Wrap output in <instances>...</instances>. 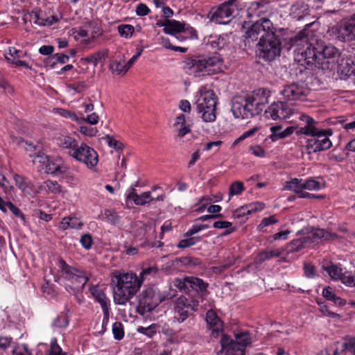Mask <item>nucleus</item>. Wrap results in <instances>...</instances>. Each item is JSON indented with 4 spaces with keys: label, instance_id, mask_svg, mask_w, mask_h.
<instances>
[{
    "label": "nucleus",
    "instance_id": "72a5a7b5",
    "mask_svg": "<svg viewBox=\"0 0 355 355\" xmlns=\"http://www.w3.org/2000/svg\"><path fill=\"white\" fill-rule=\"evenodd\" d=\"M58 144L63 148L71 150L70 153H73L78 147L76 140L69 136H62L58 138Z\"/></svg>",
    "mask_w": 355,
    "mask_h": 355
},
{
    "label": "nucleus",
    "instance_id": "ea45409f",
    "mask_svg": "<svg viewBox=\"0 0 355 355\" xmlns=\"http://www.w3.org/2000/svg\"><path fill=\"white\" fill-rule=\"evenodd\" d=\"M154 200L150 191H146L141 194H137L135 192V205L144 206Z\"/></svg>",
    "mask_w": 355,
    "mask_h": 355
},
{
    "label": "nucleus",
    "instance_id": "2eb2a0df",
    "mask_svg": "<svg viewBox=\"0 0 355 355\" xmlns=\"http://www.w3.org/2000/svg\"><path fill=\"white\" fill-rule=\"evenodd\" d=\"M89 292L95 300L98 302L101 306L103 313V324H107L110 317V300L107 297L104 291L100 288L98 285H92L90 286Z\"/></svg>",
    "mask_w": 355,
    "mask_h": 355
},
{
    "label": "nucleus",
    "instance_id": "13d9d810",
    "mask_svg": "<svg viewBox=\"0 0 355 355\" xmlns=\"http://www.w3.org/2000/svg\"><path fill=\"white\" fill-rule=\"evenodd\" d=\"M7 207L10 209V211L13 214V215L16 217H18L20 218V220L24 223L25 220V216L24 214L21 211V210L17 207L12 202L10 201H7L6 203Z\"/></svg>",
    "mask_w": 355,
    "mask_h": 355
},
{
    "label": "nucleus",
    "instance_id": "c85d7f7f",
    "mask_svg": "<svg viewBox=\"0 0 355 355\" xmlns=\"http://www.w3.org/2000/svg\"><path fill=\"white\" fill-rule=\"evenodd\" d=\"M132 64L133 56L129 59L128 64L125 63V60L121 59L120 60H114L110 64V69L113 73L121 75L125 73Z\"/></svg>",
    "mask_w": 355,
    "mask_h": 355
},
{
    "label": "nucleus",
    "instance_id": "c03bdc74",
    "mask_svg": "<svg viewBox=\"0 0 355 355\" xmlns=\"http://www.w3.org/2000/svg\"><path fill=\"white\" fill-rule=\"evenodd\" d=\"M157 293L160 299V303L166 300H171L178 295L177 291L173 288L171 284L168 286V288L166 290H164L163 291L157 290Z\"/></svg>",
    "mask_w": 355,
    "mask_h": 355
},
{
    "label": "nucleus",
    "instance_id": "5fc2aeb1",
    "mask_svg": "<svg viewBox=\"0 0 355 355\" xmlns=\"http://www.w3.org/2000/svg\"><path fill=\"white\" fill-rule=\"evenodd\" d=\"M112 333L116 340H120L123 338L124 331L121 322H116L112 324Z\"/></svg>",
    "mask_w": 355,
    "mask_h": 355
},
{
    "label": "nucleus",
    "instance_id": "7c9ffc66",
    "mask_svg": "<svg viewBox=\"0 0 355 355\" xmlns=\"http://www.w3.org/2000/svg\"><path fill=\"white\" fill-rule=\"evenodd\" d=\"M204 107H203V109L202 107H196V112L200 115L202 121L205 123H211L215 121L216 119V106H211L210 108H208V105H205Z\"/></svg>",
    "mask_w": 355,
    "mask_h": 355
},
{
    "label": "nucleus",
    "instance_id": "6e6d98bb",
    "mask_svg": "<svg viewBox=\"0 0 355 355\" xmlns=\"http://www.w3.org/2000/svg\"><path fill=\"white\" fill-rule=\"evenodd\" d=\"M30 157L32 158L33 163L38 162L46 164V162L49 161V157L41 151L31 154Z\"/></svg>",
    "mask_w": 355,
    "mask_h": 355
},
{
    "label": "nucleus",
    "instance_id": "4468645a",
    "mask_svg": "<svg viewBox=\"0 0 355 355\" xmlns=\"http://www.w3.org/2000/svg\"><path fill=\"white\" fill-rule=\"evenodd\" d=\"M308 93L309 89L303 83L287 85L280 92L284 99L288 101L302 100L307 96Z\"/></svg>",
    "mask_w": 355,
    "mask_h": 355
},
{
    "label": "nucleus",
    "instance_id": "603ef678",
    "mask_svg": "<svg viewBox=\"0 0 355 355\" xmlns=\"http://www.w3.org/2000/svg\"><path fill=\"white\" fill-rule=\"evenodd\" d=\"M234 261L233 259L228 257L223 263L220 264L218 266H214L211 268V270L213 272L216 274H220L230 268L231 266L234 264Z\"/></svg>",
    "mask_w": 355,
    "mask_h": 355
},
{
    "label": "nucleus",
    "instance_id": "6ab92c4d",
    "mask_svg": "<svg viewBox=\"0 0 355 355\" xmlns=\"http://www.w3.org/2000/svg\"><path fill=\"white\" fill-rule=\"evenodd\" d=\"M338 238V235L324 230V229L317 228L313 230L309 234L305 236V239L309 246L311 244L318 243L323 240H334Z\"/></svg>",
    "mask_w": 355,
    "mask_h": 355
},
{
    "label": "nucleus",
    "instance_id": "79ce46f5",
    "mask_svg": "<svg viewBox=\"0 0 355 355\" xmlns=\"http://www.w3.org/2000/svg\"><path fill=\"white\" fill-rule=\"evenodd\" d=\"M235 341L241 345L243 349H246L247 346L252 343V338L248 331H241L235 334Z\"/></svg>",
    "mask_w": 355,
    "mask_h": 355
},
{
    "label": "nucleus",
    "instance_id": "473e14b6",
    "mask_svg": "<svg viewBox=\"0 0 355 355\" xmlns=\"http://www.w3.org/2000/svg\"><path fill=\"white\" fill-rule=\"evenodd\" d=\"M323 269L329 274L332 279L340 280L345 272L340 265H336L330 263L329 265L323 266Z\"/></svg>",
    "mask_w": 355,
    "mask_h": 355
},
{
    "label": "nucleus",
    "instance_id": "1a4fd4ad",
    "mask_svg": "<svg viewBox=\"0 0 355 355\" xmlns=\"http://www.w3.org/2000/svg\"><path fill=\"white\" fill-rule=\"evenodd\" d=\"M332 135V130H320L316 135L306 141V149L309 154L315 153L329 149L332 146L331 140L328 136Z\"/></svg>",
    "mask_w": 355,
    "mask_h": 355
},
{
    "label": "nucleus",
    "instance_id": "423d86ee",
    "mask_svg": "<svg viewBox=\"0 0 355 355\" xmlns=\"http://www.w3.org/2000/svg\"><path fill=\"white\" fill-rule=\"evenodd\" d=\"M270 91L266 88H259L246 95L247 112L249 118L259 115L268 103Z\"/></svg>",
    "mask_w": 355,
    "mask_h": 355
},
{
    "label": "nucleus",
    "instance_id": "a18cd8bd",
    "mask_svg": "<svg viewBox=\"0 0 355 355\" xmlns=\"http://www.w3.org/2000/svg\"><path fill=\"white\" fill-rule=\"evenodd\" d=\"M68 34L76 41L85 39L88 36L87 31L82 28H73L69 31Z\"/></svg>",
    "mask_w": 355,
    "mask_h": 355
},
{
    "label": "nucleus",
    "instance_id": "cd10ccee",
    "mask_svg": "<svg viewBox=\"0 0 355 355\" xmlns=\"http://www.w3.org/2000/svg\"><path fill=\"white\" fill-rule=\"evenodd\" d=\"M189 278V294H193V297L198 295L200 291L206 290L208 284L205 283L204 281L200 278L194 277H188Z\"/></svg>",
    "mask_w": 355,
    "mask_h": 355
},
{
    "label": "nucleus",
    "instance_id": "4c0bfd02",
    "mask_svg": "<svg viewBox=\"0 0 355 355\" xmlns=\"http://www.w3.org/2000/svg\"><path fill=\"white\" fill-rule=\"evenodd\" d=\"M141 270L143 271V275H145L149 279L154 277L158 272V268L155 263L144 262L141 266Z\"/></svg>",
    "mask_w": 355,
    "mask_h": 355
},
{
    "label": "nucleus",
    "instance_id": "37998d69",
    "mask_svg": "<svg viewBox=\"0 0 355 355\" xmlns=\"http://www.w3.org/2000/svg\"><path fill=\"white\" fill-rule=\"evenodd\" d=\"M69 318L64 314L58 315L51 322L53 329L66 328L69 324Z\"/></svg>",
    "mask_w": 355,
    "mask_h": 355
},
{
    "label": "nucleus",
    "instance_id": "39448f33",
    "mask_svg": "<svg viewBox=\"0 0 355 355\" xmlns=\"http://www.w3.org/2000/svg\"><path fill=\"white\" fill-rule=\"evenodd\" d=\"M58 266L61 277L71 283L69 287L73 291L83 289L89 280L85 271L67 264L63 259L58 260Z\"/></svg>",
    "mask_w": 355,
    "mask_h": 355
},
{
    "label": "nucleus",
    "instance_id": "393cba45",
    "mask_svg": "<svg viewBox=\"0 0 355 355\" xmlns=\"http://www.w3.org/2000/svg\"><path fill=\"white\" fill-rule=\"evenodd\" d=\"M355 70V64L349 59L342 60L338 66V73L340 78L349 80Z\"/></svg>",
    "mask_w": 355,
    "mask_h": 355
},
{
    "label": "nucleus",
    "instance_id": "f8f14e48",
    "mask_svg": "<svg viewBox=\"0 0 355 355\" xmlns=\"http://www.w3.org/2000/svg\"><path fill=\"white\" fill-rule=\"evenodd\" d=\"M294 112L293 109L283 101L272 103L266 110L265 116L272 120H284L289 118Z\"/></svg>",
    "mask_w": 355,
    "mask_h": 355
},
{
    "label": "nucleus",
    "instance_id": "4be33fe9",
    "mask_svg": "<svg viewBox=\"0 0 355 355\" xmlns=\"http://www.w3.org/2000/svg\"><path fill=\"white\" fill-rule=\"evenodd\" d=\"M14 180L15 182L16 186L24 193L33 196L39 193V191L33 182L26 177L19 174H15L14 175Z\"/></svg>",
    "mask_w": 355,
    "mask_h": 355
},
{
    "label": "nucleus",
    "instance_id": "f03ea898",
    "mask_svg": "<svg viewBox=\"0 0 355 355\" xmlns=\"http://www.w3.org/2000/svg\"><path fill=\"white\" fill-rule=\"evenodd\" d=\"M222 65L220 55L215 53L187 58L184 62V70L190 76L200 78L221 71Z\"/></svg>",
    "mask_w": 355,
    "mask_h": 355
},
{
    "label": "nucleus",
    "instance_id": "7ed1b4c3",
    "mask_svg": "<svg viewBox=\"0 0 355 355\" xmlns=\"http://www.w3.org/2000/svg\"><path fill=\"white\" fill-rule=\"evenodd\" d=\"M114 302L125 304L133 296V272H113L111 277Z\"/></svg>",
    "mask_w": 355,
    "mask_h": 355
},
{
    "label": "nucleus",
    "instance_id": "4d7b16f0",
    "mask_svg": "<svg viewBox=\"0 0 355 355\" xmlns=\"http://www.w3.org/2000/svg\"><path fill=\"white\" fill-rule=\"evenodd\" d=\"M15 343L10 336H0V349L6 351L9 348H12Z\"/></svg>",
    "mask_w": 355,
    "mask_h": 355
},
{
    "label": "nucleus",
    "instance_id": "3c124183",
    "mask_svg": "<svg viewBox=\"0 0 355 355\" xmlns=\"http://www.w3.org/2000/svg\"><path fill=\"white\" fill-rule=\"evenodd\" d=\"M245 349H243L241 345L234 340L226 353L227 355H245Z\"/></svg>",
    "mask_w": 355,
    "mask_h": 355
},
{
    "label": "nucleus",
    "instance_id": "de8ad7c7",
    "mask_svg": "<svg viewBox=\"0 0 355 355\" xmlns=\"http://www.w3.org/2000/svg\"><path fill=\"white\" fill-rule=\"evenodd\" d=\"M302 188L310 191H318L321 189L320 182L313 178H309L302 181Z\"/></svg>",
    "mask_w": 355,
    "mask_h": 355
},
{
    "label": "nucleus",
    "instance_id": "09e8293b",
    "mask_svg": "<svg viewBox=\"0 0 355 355\" xmlns=\"http://www.w3.org/2000/svg\"><path fill=\"white\" fill-rule=\"evenodd\" d=\"M245 188L243 184L240 181H235L232 182L230 187L229 196L230 198L233 196L240 195Z\"/></svg>",
    "mask_w": 355,
    "mask_h": 355
},
{
    "label": "nucleus",
    "instance_id": "49530a36",
    "mask_svg": "<svg viewBox=\"0 0 355 355\" xmlns=\"http://www.w3.org/2000/svg\"><path fill=\"white\" fill-rule=\"evenodd\" d=\"M117 30L120 36L126 39L130 38L133 35V26L130 24H121Z\"/></svg>",
    "mask_w": 355,
    "mask_h": 355
},
{
    "label": "nucleus",
    "instance_id": "680f3d73",
    "mask_svg": "<svg viewBox=\"0 0 355 355\" xmlns=\"http://www.w3.org/2000/svg\"><path fill=\"white\" fill-rule=\"evenodd\" d=\"M42 11H32L31 17L33 19L35 24L40 26H44L45 17L43 16Z\"/></svg>",
    "mask_w": 355,
    "mask_h": 355
},
{
    "label": "nucleus",
    "instance_id": "f3484780",
    "mask_svg": "<svg viewBox=\"0 0 355 355\" xmlns=\"http://www.w3.org/2000/svg\"><path fill=\"white\" fill-rule=\"evenodd\" d=\"M197 100L196 101V107H205L204 106L208 105V108L211 106H216L217 97L213 90L207 89L205 87L200 88L196 95Z\"/></svg>",
    "mask_w": 355,
    "mask_h": 355
},
{
    "label": "nucleus",
    "instance_id": "bb28decb",
    "mask_svg": "<svg viewBox=\"0 0 355 355\" xmlns=\"http://www.w3.org/2000/svg\"><path fill=\"white\" fill-rule=\"evenodd\" d=\"M66 168L60 157L52 159L49 157V161L46 164V172L49 174L59 175L65 172Z\"/></svg>",
    "mask_w": 355,
    "mask_h": 355
},
{
    "label": "nucleus",
    "instance_id": "0e129e2a",
    "mask_svg": "<svg viewBox=\"0 0 355 355\" xmlns=\"http://www.w3.org/2000/svg\"><path fill=\"white\" fill-rule=\"evenodd\" d=\"M155 324H151L148 327H139L137 330L138 332L146 335L148 338H152L155 334Z\"/></svg>",
    "mask_w": 355,
    "mask_h": 355
},
{
    "label": "nucleus",
    "instance_id": "bf43d9fd",
    "mask_svg": "<svg viewBox=\"0 0 355 355\" xmlns=\"http://www.w3.org/2000/svg\"><path fill=\"white\" fill-rule=\"evenodd\" d=\"M44 184L47 189L53 193L57 194L61 192V186L56 181L48 180L44 182Z\"/></svg>",
    "mask_w": 355,
    "mask_h": 355
},
{
    "label": "nucleus",
    "instance_id": "052dcab7",
    "mask_svg": "<svg viewBox=\"0 0 355 355\" xmlns=\"http://www.w3.org/2000/svg\"><path fill=\"white\" fill-rule=\"evenodd\" d=\"M50 355H66V353L63 352L62 348L58 344V340L55 338H52L51 340Z\"/></svg>",
    "mask_w": 355,
    "mask_h": 355
},
{
    "label": "nucleus",
    "instance_id": "58836bf2",
    "mask_svg": "<svg viewBox=\"0 0 355 355\" xmlns=\"http://www.w3.org/2000/svg\"><path fill=\"white\" fill-rule=\"evenodd\" d=\"M107 56V50H101L98 52L90 55L85 58V60L89 63L93 64L94 66H96L98 62H101L105 60Z\"/></svg>",
    "mask_w": 355,
    "mask_h": 355
},
{
    "label": "nucleus",
    "instance_id": "2f4dec72",
    "mask_svg": "<svg viewBox=\"0 0 355 355\" xmlns=\"http://www.w3.org/2000/svg\"><path fill=\"white\" fill-rule=\"evenodd\" d=\"M284 190L292 191L299 196L303 191L302 180L298 178H293L290 181H286L284 184Z\"/></svg>",
    "mask_w": 355,
    "mask_h": 355
},
{
    "label": "nucleus",
    "instance_id": "20e7f679",
    "mask_svg": "<svg viewBox=\"0 0 355 355\" xmlns=\"http://www.w3.org/2000/svg\"><path fill=\"white\" fill-rule=\"evenodd\" d=\"M282 42L274 29L262 35L258 43L259 57L266 61H272L280 55Z\"/></svg>",
    "mask_w": 355,
    "mask_h": 355
},
{
    "label": "nucleus",
    "instance_id": "9b49d317",
    "mask_svg": "<svg viewBox=\"0 0 355 355\" xmlns=\"http://www.w3.org/2000/svg\"><path fill=\"white\" fill-rule=\"evenodd\" d=\"M275 29L272 22L268 18L263 17L247 28L244 37L248 41H256L265 35L266 32Z\"/></svg>",
    "mask_w": 355,
    "mask_h": 355
},
{
    "label": "nucleus",
    "instance_id": "69168bd1",
    "mask_svg": "<svg viewBox=\"0 0 355 355\" xmlns=\"http://www.w3.org/2000/svg\"><path fill=\"white\" fill-rule=\"evenodd\" d=\"M345 349L355 354V337H347L345 339V343L343 344Z\"/></svg>",
    "mask_w": 355,
    "mask_h": 355
},
{
    "label": "nucleus",
    "instance_id": "e433bc0d",
    "mask_svg": "<svg viewBox=\"0 0 355 355\" xmlns=\"http://www.w3.org/2000/svg\"><path fill=\"white\" fill-rule=\"evenodd\" d=\"M69 56L64 53H55L46 58L45 63L51 68H54L55 64L59 62L64 64L69 61Z\"/></svg>",
    "mask_w": 355,
    "mask_h": 355
},
{
    "label": "nucleus",
    "instance_id": "f704fd0d",
    "mask_svg": "<svg viewBox=\"0 0 355 355\" xmlns=\"http://www.w3.org/2000/svg\"><path fill=\"white\" fill-rule=\"evenodd\" d=\"M308 246L305 236L293 239L288 244V252H296Z\"/></svg>",
    "mask_w": 355,
    "mask_h": 355
},
{
    "label": "nucleus",
    "instance_id": "c756f323",
    "mask_svg": "<svg viewBox=\"0 0 355 355\" xmlns=\"http://www.w3.org/2000/svg\"><path fill=\"white\" fill-rule=\"evenodd\" d=\"M283 250L276 248L270 250H264L257 254L255 258V262L257 264H261L262 263L268 261L272 258L280 257L282 254Z\"/></svg>",
    "mask_w": 355,
    "mask_h": 355
},
{
    "label": "nucleus",
    "instance_id": "6e6552de",
    "mask_svg": "<svg viewBox=\"0 0 355 355\" xmlns=\"http://www.w3.org/2000/svg\"><path fill=\"white\" fill-rule=\"evenodd\" d=\"M138 301L137 312L142 315L146 312H150L160 304L157 289L152 286L146 288L139 295Z\"/></svg>",
    "mask_w": 355,
    "mask_h": 355
},
{
    "label": "nucleus",
    "instance_id": "f257e3e1",
    "mask_svg": "<svg viewBox=\"0 0 355 355\" xmlns=\"http://www.w3.org/2000/svg\"><path fill=\"white\" fill-rule=\"evenodd\" d=\"M312 33L309 31L302 30L295 36L290 38L289 43L291 46L295 47L294 50L295 60L306 69L315 67L324 69L329 61L334 62L339 58V49L331 44H325L323 41L311 37Z\"/></svg>",
    "mask_w": 355,
    "mask_h": 355
},
{
    "label": "nucleus",
    "instance_id": "b1692460",
    "mask_svg": "<svg viewBox=\"0 0 355 355\" xmlns=\"http://www.w3.org/2000/svg\"><path fill=\"white\" fill-rule=\"evenodd\" d=\"M338 33L345 41L355 40V13L340 28Z\"/></svg>",
    "mask_w": 355,
    "mask_h": 355
},
{
    "label": "nucleus",
    "instance_id": "e2e57ef3",
    "mask_svg": "<svg viewBox=\"0 0 355 355\" xmlns=\"http://www.w3.org/2000/svg\"><path fill=\"white\" fill-rule=\"evenodd\" d=\"M209 227V225L207 224L194 225L184 234V236H191L192 235Z\"/></svg>",
    "mask_w": 355,
    "mask_h": 355
},
{
    "label": "nucleus",
    "instance_id": "8fccbe9b",
    "mask_svg": "<svg viewBox=\"0 0 355 355\" xmlns=\"http://www.w3.org/2000/svg\"><path fill=\"white\" fill-rule=\"evenodd\" d=\"M200 241V237H187V239H182L177 245L178 248H187L194 245L196 243Z\"/></svg>",
    "mask_w": 355,
    "mask_h": 355
},
{
    "label": "nucleus",
    "instance_id": "a878e982",
    "mask_svg": "<svg viewBox=\"0 0 355 355\" xmlns=\"http://www.w3.org/2000/svg\"><path fill=\"white\" fill-rule=\"evenodd\" d=\"M270 130L271 133L269 135V138L272 141H276L292 135L294 131V128L288 127L284 130L282 125H272L270 128Z\"/></svg>",
    "mask_w": 355,
    "mask_h": 355
},
{
    "label": "nucleus",
    "instance_id": "5701e85b",
    "mask_svg": "<svg viewBox=\"0 0 355 355\" xmlns=\"http://www.w3.org/2000/svg\"><path fill=\"white\" fill-rule=\"evenodd\" d=\"M299 119L302 121L304 122L305 125L297 130V135H304L311 137L313 135H316V133L320 130L315 126L317 122L310 116L301 114Z\"/></svg>",
    "mask_w": 355,
    "mask_h": 355
},
{
    "label": "nucleus",
    "instance_id": "412c9836",
    "mask_svg": "<svg viewBox=\"0 0 355 355\" xmlns=\"http://www.w3.org/2000/svg\"><path fill=\"white\" fill-rule=\"evenodd\" d=\"M206 322L209 329L211 331L213 337H218L223 331V322L213 310H209L206 313Z\"/></svg>",
    "mask_w": 355,
    "mask_h": 355
},
{
    "label": "nucleus",
    "instance_id": "ddd939ff",
    "mask_svg": "<svg viewBox=\"0 0 355 355\" xmlns=\"http://www.w3.org/2000/svg\"><path fill=\"white\" fill-rule=\"evenodd\" d=\"M70 155L76 159L84 163L87 167L93 168L98 161L97 153L85 144H82Z\"/></svg>",
    "mask_w": 355,
    "mask_h": 355
},
{
    "label": "nucleus",
    "instance_id": "9d476101",
    "mask_svg": "<svg viewBox=\"0 0 355 355\" xmlns=\"http://www.w3.org/2000/svg\"><path fill=\"white\" fill-rule=\"evenodd\" d=\"M236 0H228L222 3L216 10H211L209 14L211 22L218 24H227L230 22V18L235 10Z\"/></svg>",
    "mask_w": 355,
    "mask_h": 355
},
{
    "label": "nucleus",
    "instance_id": "dca6fc26",
    "mask_svg": "<svg viewBox=\"0 0 355 355\" xmlns=\"http://www.w3.org/2000/svg\"><path fill=\"white\" fill-rule=\"evenodd\" d=\"M163 31L166 34L171 35L180 33H188L190 34L191 39L198 38L197 32L193 28L184 22H180L175 19H168V26H166V28H164Z\"/></svg>",
    "mask_w": 355,
    "mask_h": 355
},
{
    "label": "nucleus",
    "instance_id": "774afa93",
    "mask_svg": "<svg viewBox=\"0 0 355 355\" xmlns=\"http://www.w3.org/2000/svg\"><path fill=\"white\" fill-rule=\"evenodd\" d=\"M87 85L84 81H79L74 83L69 86L70 89H72L76 93H81L87 89Z\"/></svg>",
    "mask_w": 355,
    "mask_h": 355
},
{
    "label": "nucleus",
    "instance_id": "aec40b11",
    "mask_svg": "<svg viewBox=\"0 0 355 355\" xmlns=\"http://www.w3.org/2000/svg\"><path fill=\"white\" fill-rule=\"evenodd\" d=\"M264 207V203L258 201L241 206L234 211L233 218L243 220L252 213L263 210Z\"/></svg>",
    "mask_w": 355,
    "mask_h": 355
},
{
    "label": "nucleus",
    "instance_id": "0eeeda50",
    "mask_svg": "<svg viewBox=\"0 0 355 355\" xmlns=\"http://www.w3.org/2000/svg\"><path fill=\"white\" fill-rule=\"evenodd\" d=\"M198 304V300L191 296V295H189V296L181 295L175 302L174 318L177 320L178 323L183 322L196 310Z\"/></svg>",
    "mask_w": 355,
    "mask_h": 355
},
{
    "label": "nucleus",
    "instance_id": "864d4df0",
    "mask_svg": "<svg viewBox=\"0 0 355 355\" xmlns=\"http://www.w3.org/2000/svg\"><path fill=\"white\" fill-rule=\"evenodd\" d=\"M340 280L347 286L355 287V276L351 272L345 271Z\"/></svg>",
    "mask_w": 355,
    "mask_h": 355
},
{
    "label": "nucleus",
    "instance_id": "a19ab883",
    "mask_svg": "<svg viewBox=\"0 0 355 355\" xmlns=\"http://www.w3.org/2000/svg\"><path fill=\"white\" fill-rule=\"evenodd\" d=\"M189 278L188 277H186L184 278H175L172 283V286H174L175 288H178L181 292H184L187 294V296H189ZM191 296H193V294H191Z\"/></svg>",
    "mask_w": 355,
    "mask_h": 355
},
{
    "label": "nucleus",
    "instance_id": "c9c22d12",
    "mask_svg": "<svg viewBox=\"0 0 355 355\" xmlns=\"http://www.w3.org/2000/svg\"><path fill=\"white\" fill-rule=\"evenodd\" d=\"M207 44L213 49H221L225 46L226 41L223 36L217 35H210L207 39Z\"/></svg>",
    "mask_w": 355,
    "mask_h": 355
},
{
    "label": "nucleus",
    "instance_id": "a211bd4d",
    "mask_svg": "<svg viewBox=\"0 0 355 355\" xmlns=\"http://www.w3.org/2000/svg\"><path fill=\"white\" fill-rule=\"evenodd\" d=\"M247 99L245 96H236L232 101L231 110L236 119H249L247 112Z\"/></svg>",
    "mask_w": 355,
    "mask_h": 355
},
{
    "label": "nucleus",
    "instance_id": "338daca9",
    "mask_svg": "<svg viewBox=\"0 0 355 355\" xmlns=\"http://www.w3.org/2000/svg\"><path fill=\"white\" fill-rule=\"evenodd\" d=\"M80 242L82 246L86 250H89L93 244V240L92 236L89 234H85L82 235L80 239Z\"/></svg>",
    "mask_w": 355,
    "mask_h": 355
}]
</instances>
